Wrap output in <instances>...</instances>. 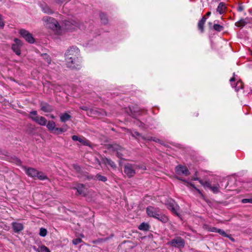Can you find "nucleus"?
<instances>
[{
  "label": "nucleus",
  "instance_id": "obj_1",
  "mask_svg": "<svg viewBox=\"0 0 252 252\" xmlns=\"http://www.w3.org/2000/svg\"><path fill=\"white\" fill-rule=\"evenodd\" d=\"M79 50L76 47H72L65 54L66 65L72 69H79L81 66V59L79 57Z\"/></svg>",
  "mask_w": 252,
  "mask_h": 252
},
{
  "label": "nucleus",
  "instance_id": "obj_2",
  "mask_svg": "<svg viewBox=\"0 0 252 252\" xmlns=\"http://www.w3.org/2000/svg\"><path fill=\"white\" fill-rule=\"evenodd\" d=\"M146 213L149 217L154 218L162 223L169 221L168 217L161 213L158 208L149 206L146 208Z\"/></svg>",
  "mask_w": 252,
  "mask_h": 252
},
{
  "label": "nucleus",
  "instance_id": "obj_3",
  "mask_svg": "<svg viewBox=\"0 0 252 252\" xmlns=\"http://www.w3.org/2000/svg\"><path fill=\"white\" fill-rule=\"evenodd\" d=\"M26 174L34 180L38 179L43 181L48 179V178L42 172L39 171L32 167H24Z\"/></svg>",
  "mask_w": 252,
  "mask_h": 252
},
{
  "label": "nucleus",
  "instance_id": "obj_4",
  "mask_svg": "<svg viewBox=\"0 0 252 252\" xmlns=\"http://www.w3.org/2000/svg\"><path fill=\"white\" fill-rule=\"evenodd\" d=\"M42 20L45 23L46 27L48 28L55 30L60 28L59 24L54 18L45 16L43 18Z\"/></svg>",
  "mask_w": 252,
  "mask_h": 252
},
{
  "label": "nucleus",
  "instance_id": "obj_5",
  "mask_svg": "<svg viewBox=\"0 0 252 252\" xmlns=\"http://www.w3.org/2000/svg\"><path fill=\"white\" fill-rule=\"evenodd\" d=\"M28 117L40 126H45L47 124V120L43 116H38L37 112L35 110L31 111Z\"/></svg>",
  "mask_w": 252,
  "mask_h": 252
},
{
  "label": "nucleus",
  "instance_id": "obj_6",
  "mask_svg": "<svg viewBox=\"0 0 252 252\" xmlns=\"http://www.w3.org/2000/svg\"><path fill=\"white\" fill-rule=\"evenodd\" d=\"M168 244L174 247L182 249L185 246V241L182 237L178 236L169 241Z\"/></svg>",
  "mask_w": 252,
  "mask_h": 252
},
{
  "label": "nucleus",
  "instance_id": "obj_7",
  "mask_svg": "<svg viewBox=\"0 0 252 252\" xmlns=\"http://www.w3.org/2000/svg\"><path fill=\"white\" fill-rule=\"evenodd\" d=\"M108 149L115 152L116 153V156L118 158L121 159L123 158V154L122 152L124 150V149L120 145L116 143L109 144L108 145Z\"/></svg>",
  "mask_w": 252,
  "mask_h": 252
},
{
  "label": "nucleus",
  "instance_id": "obj_8",
  "mask_svg": "<svg viewBox=\"0 0 252 252\" xmlns=\"http://www.w3.org/2000/svg\"><path fill=\"white\" fill-rule=\"evenodd\" d=\"M135 165L127 163L124 166V173L128 178H130L135 174Z\"/></svg>",
  "mask_w": 252,
  "mask_h": 252
},
{
  "label": "nucleus",
  "instance_id": "obj_9",
  "mask_svg": "<svg viewBox=\"0 0 252 252\" xmlns=\"http://www.w3.org/2000/svg\"><path fill=\"white\" fill-rule=\"evenodd\" d=\"M19 33L29 43H33L34 42V38L28 31L25 29H21L19 31Z\"/></svg>",
  "mask_w": 252,
  "mask_h": 252
},
{
  "label": "nucleus",
  "instance_id": "obj_10",
  "mask_svg": "<svg viewBox=\"0 0 252 252\" xmlns=\"http://www.w3.org/2000/svg\"><path fill=\"white\" fill-rule=\"evenodd\" d=\"M175 172L177 175L188 176L189 175L190 172L188 168L185 166L178 165L175 167Z\"/></svg>",
  "mask_w": 252,
  "mask_h": 252
},
{
  "label": "nucleus",
  "instance_id": "obj_11",
  "mask_svg": "<svg viewBox=\"0 0 252 252\" xmlns=\"http://www.w3.org/2000/svg\"><path fill=\"white\" fill-rule=\"evenodd\" d=\"M73 189H75L77 190V192L76 193V195H82L83 196H85L86 195V193L85 192V186L83 184H77L76 187H74L72 188Z\"/></svg>",
  "mask_w": 252,
  "mask_h": 252
},
{
  "label": "nucleus",
  "instance_id": "obj_12",
  "mask_svg": "<svg viewBox=\"0 0 252 252\" xmlns=\"http://www.w3.org/2000/svg\"><path fill=\"white\" fill-rule=\"evenodd\" d=\"M40 110L44 112H51L53 111L54 108L47 102L41 101L39 103Z\"/></svg>",
  "mask_w": 252,
  "mask_h": 252
},
{
  "label": "nucleus",
  "instance_id": "obj_13",
  "mask_svg": "<svg viewBox=\"0 0 252 252\" xmlns=\"http://www.w3.org/2000/svg\"><path fill=\"white\" fill-rule=\"evenodd\" d=\"M11 226L13 231L16 233H19L24 228L23 223L17 222H12L11 223Z\"/></svg>",
  "mask_w": 252,
  "mask_h": 252
},
{
  "label": "nucleus",
  "instance_id": "obj_14",
  "mask_svg": "<svg viewBox=\"0 0 252 252\" xmlns=\"http://www.w3.org/2000/svg\"><path fill=\"white\" fill-rule=\"evenodd\" d=\"M72 139L74 141H79L80 143L83 145H88V141L84 137H78L74 135L71 137Z\"/></svg>",
  "mask_w": 252,
  "mask_h": 252
},
{
  "label": "nucleus",
  "instance_id": "obj_15",
  "mask_svg": "<svg viewBox=\"0 0 252 252\" xmlns=\"http://www.w3.org/2000/svg\"><path fill=\"white\" fill-rule=\"evenodd\" d=\"M206 17H205V16H204L198 22L197 28L198 30L201 33L204 32V24L206 22Z\"/></svg>",
  "mask_w": 252,
  "mask_h": 252
},
{
  "label": "nucleus",
  "instance_id": "obj_16",
  "mask_svg": "<svg viewBox=\"0 0 252 252\" xmlns=\"http://www.w3.org/2000/svg\"><path fill=\"white\" fill-rule=\"evenodd\" d=\"M102 161L103 163H104L106 165H108L113 169H115L117 167L115 163L110 158L105 157L102 159Z\"/></svg>",
  "mask_w": 252,
  "mask_h": 252
},
{
  "label": "nucleus",
  "instance_id": "obj_17",
  "mask_svg": "<svg viewBox=\"0 0 252 252\" xmlns=\"http://www.w3.org/2000/svg\"><path fill=\"white\" fill-rule=\"evenodd\" d=\"M225 8L226 7L225 4L223 2H221L219 4L217 8V12L219 13L220 14H222L225 12Z\"/></svg>",
  "mask_w": 252,
  "mask_h": 252
},
{
  "label": "nucleus",
  "instance_id": "obj_18",
  "mask_svg": "<svg viewBox=\"0 0 252 252\" xmlns=\"http://www.w3.org/2000/svg\"><path fill=\"white\" fill-rule=\"evenodd\" d=\"M138 229L142 231H147L150 228V225L148 223L142 222L138 226Z\"/></svg>",
  "mask_w": 252,
  "mask_h": 252
},
{
  "label": "nucleus",
  "instance_id": "obj_19",
  "mask_svg": "<svg viewBox=\"0 0 252 252\" xmlns=\"http://www.w3.org/2000/svg\"><path fill=\"white\" fill-rule=\"evenodd\" d=\"M46 125L48 130L51 132H52V131L56 128V124L53 121H49L48 123Z\"/></svg>",
  "mask_w": 252,
  "mask_h": 252
},
{
  "label": "nucleus",
  "instance_id": "obj_20",
  "mask_svg": "<svg viewBox=\"0 0 252 252\" xmlns=\"http://www.w3.org/2000/svg\"><path fill=\"white\" fill-rule=\"evenodd\" d=\"M42 10L44 13L48 14H52L54 13L53 10L51 9V8L46 4H45V5H42Z\"/></svg>",
  "mask_w": 252,
  "mask_h": 252
},
{
  "label": "nucleus",
  "instance_id": "obj_21",
  "mask_svg": "<svg viewBox=\"0 0 252 252\" xmlns=\"http://www.w3.org/2000/svg\"><path fill=\"white\" fill-rule=\"evenodd\" d=\"M21 47V46H20L13 44L12 45L11 48H12V50H13V51L14 52H15V53L17 55L19 56L21 54V49H20Z\"/></svg>",
  "mask_w": 252,
  "mask_h": 252
},
{
  "label": "nucleus",
  "instance_id": "obj_22",
  "mask_svg": "<svg viewBox=\"0 0 252 252\" xmlns=\"http://www.w3.org/2000/svg\"><path fill=\"white\" fill-rule=\"evenodd\" d=\"M71 116L70 115L65 113L61 116L60 120L62 122L64 123L68 121L71 118Z\"/></svg>",
  "mask_w": 252,
  "mask_h": 252
},
{
  "label": "nucleus",
  "instance_id": "obj_23",
  "mask_svg": "<svg viewBox=\"0 0 252 252\" xmlns=\"http://www.w3.org/2000/svg\"><path fill=\"white\" fill-rule=\"evenodd\" d=\"M218 233L221 236L224 237L229 238L231 241H234V239L231 236V235L227 234L223 230L219 229Z\"/></svg>",
  "mask_w": 252,
  "mask_h": 252
},
{
  "label": "nucleus",
  "instance_id": "obj_24",
  "mask_svg": "<svg viewBox=\"0 0 252 252\" xmlns=\"http://www.w3.org/2000/svg\"><path fill=\"white\" fill-rule=\"evenodd\" d=\"M66 131V129L63 128H58L56 127L55 129L52 131V133L56 134V135H59L63 132H64Z\"/></svg>",
  "mask_w": 252,
  "mask_h": 252
},
{
  "label": "nucleus",
  "instance_id": "obj_25",
  "mask_svg": "<svg viewBox=\"0 0 252 252\" xmlns=\"http://www.w3.org/2000/svg\"><path fill=\"white\" fill-rule=\"evenodd\" d=\"M99 16L102 23H103L104 25L107 24L108 23V18L104 13H100Z\"/></svg>",
  "mask_w": 252,
  "mask_h": 252
},
{
  "label": "nucleus",
  "instance_id": "obj_26",
  "mask_svg": "<svg viewBox=\"0 0 252 252\" xmlns=\"http://www.w3.org/2000/svg\"><path fill=\"white\" fill-rule=\"evenodd\" d=\"M213 29L215 31L218 32H222L224 29V27L223 26L217 24H214Z\"/></svg>",
  "mask_w": 252,
  "mask_h": 252
},
{
  "label": "nucleus",
  "instance_id": "obj_27",
  "mask_svg": "<svg viewBox=\"0 0 252 252\" xmlns=\"http://www.w3.org/2000/svg\"><path fill=\"white\" fill-rule=\"evenodd\" d=\"M243 87H244V84L242 82V81L241 80L238 81L236 82L235 86H234L236 91H238L240 89H243Z\"/></svg>",
  "mask_w": 252,
  "mask_h": 252
},
{
  "label": "nucleus",
  "instance_id": "obj_28",
  "mask_svg": "<svg viewBox=\"0 0 252 252\" xmlns=\"http://www.w3.org/2000/svg\"><path fill=\"white\" fill-rule=\"evenodd\" d=\"M199 183L205 188H208L210 189L211 188V183L209 181H204L203 180H201L199 181Z\"/></svg>",
  "mask_w": 252,
  "mask_h": 252
},
{
  "label": "nucleus",
  "instance_id": "obj_29",
  "mask_svg": "<svg viewBox=\"0 0 252 252\" xmlns=\"http://www.w3.org/2000/svg\"><path fill=\"white\" fill-rule=\"evenodd\" d=\"M35 250L37 252H50V250L44 245H42Z\"/></svg>",
  "mask_w": 252,
  "mask_h": 252
},
{
  "label": "nucleus",
  "instance_id": "obj_30",
  "mask_svg": "<svg viewBox=\"0 0 252 252\" xmlns=\"http://www.w3.org/2000/svg\"><path fill=\"white\" fill-rule=\"evenodd\" d=\"M247 23L243 19H240L239 21L235 23V25L236 26L238 27H244Z\"/></svg>",
  "mask_w": 252,
  "mask_h": 252
},
{
  "label": "nucleus",
  "instance_id": "obj_31",
  "mask_svg": "<svg viewBox=\"0 0 252 252\" xmlns=\"http://www.w3.org/2000/svg\"><path fill=\"white\" fill-rule=\"evenodd\" d=\"M96 179L98 180L99 181H102V182H106L107 180V178L105 176L101 175L99 174H97L96 175V176H95V180Z\"/></svg>",
  "mask_w": 252,
  "mask_h": 252
},
{
  "label": "nucleus",
  "instance_id": "obj_32",
  "mask_svg": "<svg viewBox=\"0 0 252 252\" xmlns=\"http://www.w3.org/2000/svg\"><path fill=\"white\" fill-rule=\"evenodd\" d=\"M179 208V206L177 204L176 205V206L175 207H174L173 208V209H171V210H170L172 212V213H173L174 214H175L176 216L180 217V214L178 212V210Z\"/></svg>",
  "mask_w": 252,
  "mask_h": 252
},
{
  "label": "nucleus",
  "instance_id": "obj_33",
  "mask_svg": "<svg viewBox=\"0 0 252 252\" xmlns=\"http://www.w3.org/2000/svg\"><path fill=\"white\" fill-rule=\"evenodd\" d=\"M83 175L88 180H95V176H94L92 175H90L88 172H86L84 173Z\"/></svg>",
  "mask_w": 252,
  "mask_h": 252
},
{
  "label": "nucleus",
  "instance_id": "obj_34",
  "mask_svg": "<svg viewBox=\"0 0 252 252\" xmlns=\"http://www.w3.org/2000/svg\"><path fill=\"white\" fill-rule=\"evenodd\" d=\"M73 167L76 170V171L77 172L79 173H82V168L78 164H73Z\"/></svg>",
  "mask_w": 252,
  "mask_h": 252
},
{
  "label": "nucleus",
  "instance_id": "obj_35",
  "mask_svg": "<svg viewBox=\"0 0 252 252\" xmlns=\"http://www.w3.org/2000/svg\"><path fill=\"white\" fill-rule=\"evenodd\" d=\"M131 136L136 139H138V137H141L142 138V136H143V135H142L141 133L136 131L131 133Z\"/></svg>",
  "mask_w": 252,
  "mask_h": 252
},
{
  "label": "nucleus",
  "instance_id": "obj_36",
  "mask_svg": "<svg viewBox=\"0 0 252 252\" xmlns=\"http://www.w3.org/2000/svg\"><path fill=\"white\" fill-rule=\"evenodd\" d=\"M219 185H215L214 186H211V188L210 189H211L214 193H218L219 191Z\"/></svg>",
  "mask_w": 252,
  "mask_h": 252
},
{
  "label": "nucleus",
  "instance_id": "obj_37",
  "mask_svg": "<svg viewBox=\"0 0 252 252\" xmlns=\"http://www.w3.org/2000/svg\"><path fill=\"white\" fill-rule=\"evenodd\" d=\"M47 231L45 228H41L40 229L39 235L41 236L45 237L47 235Z\"/></svg>",
  "mask_w": 252,
  "mask_h": 252
},
{
  "label": "nucleus",
  "instance_id": "obj_38",
  "mask_svg": "<svg viewBox=\"0 0 252 252\" xmlns=\"http://www.w3.org/2000/svg\"><path fill=\"white\" fill-rule=\"evenodd\" d=\"M176 205L177 204H175V203L173 201H170L169 203L167 204V207L170 210L171 209H173V208L175 207Z\"/></svg>",
  "mask_w": 252,
  "mask_h": 252
},
{
  "label": "nucleus",
  "instance_id": "obj_39",
  "mask_svg": "<svg viewBox=\"0 0 252 252\" xmlns=\"http://www.w3.org/2000/svg\"><path fill=\"white\" fill-rule=\"evenodd\" d=\"M82 241H83L81 238H77L74 239L72 240V243L74 245H78V244L81 243V242H82Z\"/></svg>",
  "mask_w": 252,
  "mask_h": 252
},
{
  "label": "nucleus",
  "instance_id": "obj_40",
  "mask_svg": "<svg viewBox=\"0 0 252 252\" xmlns=\"http://www.w3.org/2000/svg\"><path fill=\"white\" fill-rule=\"evenodd\" d=\"M12 162L15 163L16 164L19 165L21 163V161L18 158L14 157L12 158Z\"/></svg>",
  "mask_w": 252,
  "mask_h": 252
},
{
  "label": "nucleus",
  "instance_id": "obj_41",
  "mask_svg": "<svg viewBox=\"0 0 252 252\" xmlns=\"http://www.w3.org/2000/svg\"><path fill=\"white\" fill-rule=\"evenodd\" d=\"M152 141H154L155 142H157V143H159L160 144H161L162 145H164V142H163V141H162L160 139H158V138H156L155 137H153Z\"/></svg>",
  "mask_w": 252,
  "mask_h": 252
},
{
  "label": "nucleus",
  "instance_id": "obj_42",
  "mask_svg": "<svg viewBox=\"0 0 252 252\" xmlns=\"http://www.w3.org/2000/svg\"><path fill=\"white\" fill-rule=\"evenodd\" d=\"M152 141H154L155 142H157V143H159L160 144H161L162 145H164V142H163V141H162L160 139H158V138H156L155 137H153Z\"/></svg>",
  "mask_w": 252,
  "mask_h": 252
},
{
  "label": "nucleus",
  "instance_id": "obj_43",
  "mask_svg": "<svg viewBox=\"0 0 252 252\" xmlns=\"http://www.w3.org/2000/svg\"><path fill=\"white\" fill-rule=\"evenodd\" d=\"M14 41L15 42V43H14V44L17 45H19L20 46H22V42L20 39H19L17 38H15L14 39Z\"/></svg>",
  "mask_w": 252,
  "mask_h": 252
},
{
  "label": "nucleus",
  "instance_id": "obj_44",
  "mask_svg": "<svg viewBox=\"0 0 252 252\" xmlns=\"http://www.w3.org/2000/svg\"><path fill=\"white\" fill-rule=\"evenodd\" d=\"M153 137L150 136H142V139L144 140H147V141H152L153 140Z\"/></svg>",
  "mask_w": 252,
  "mask_h": 252
},
{
  "label": "nucleus",
  "instance_id": "obj_45",
  "mask_svg": "<svg viewBox=\"0 0 252 252\" xmlns=\"http://www.w3.org/2000/svg\"><path fill=\"white\" fill-rule=\"evenodd\" d=\"M219 230V228H217L215 227H211L210 228V231L211 232H213L218 233Z\"/></svg>",
  "mask_w": 252,
  "mask_h": 252
},
{
  "label": "nucleus",
  "instance_id": "obj_46",
  "mask_svg": "<svg viewBox=\"0 0 252 252\" xmlns=\"http://www.w3.org/2000/svg\"><path fill=\"white\" fill-rule=\"evenodd\" d=\"M4 26V24L2 19V16L0 14V28H3Z\"/></svg>",
  "mask_w": 252,
  "mask_h": 252
},
{
  "label": "nucleus",
  "instance_id": "obj_47",
  "mask_svg": "<svg viewBox=\"0 0 252 252\" xmlns=\"http://www.w3.org/2000/svg\"><path fill=\"white\" fill-rule=\"evenodd\" d=\"M242 202L243 203H251V198H250V199H248V198L243 199L242 200Z\"/></svg>",
  "mask_w": 252,
  "mask_h": 252
},
{
  "label": "nucleus",
  "instance_id": "obj_48",
  "mask_svg": "<svg viewBox=\"0 0 252 252\" xmlns=\"http://www.w3.org/2000/svg\"><path fill=\"white\" fill-rule=\"evenodd\" d=\"M244 9V7L243 5H239L238 6V7H237V10L239 11V12H242Z\"/></svg>",
  "mask_w": 252,
  "mask_h": 252
},
{
  "label": "nucleus",
  "instance_id": "obj_49",
  "mask_svg": "<svg viewBox=\"0 0 252 252\" xmlns=\"http://www.w3.org/2000/svg\"><path fill=\"white\" fill-rule=\"evenodd\" d=\"M194 189L200 194V195L203 197H204V195L203 194H202V193L201 192V191H200V189H198L197 188H196V187H194Z\"/></svg>",
  "mask_w": 252,
  "mask_h": 252
},
{
  "label": "nucleus",
  "instance_id": "obj_50",
  "mask_svg": "<svg viewBox=\"0 0 252 252\" xmlns=\"http://www.w3.org/2000/svg\"><path fill=\"white\" fill-rule=\"evenodd\" d=\"M235 81V78L234 76H233V77H232L230 79V82L231 83V86H233V82H234Z\"/></svg>",
  "mask_w": 252,
  "mask_h": 252
},
{
  "label": "nucleus",
  "instance_id": "obj_51",
  "mask_svg": "<svg viewBox=\"0 0 252 252\" xmlns=\"http://www.w3.org/2000/svg\"><path fill=\"white\" fill-rule=\"evenodd\" d=\"M199 115V113L197 111H194L192 113V116L193 117H198Z\"/></svg>",
  "mask_w": 252,
  "mask_h": 252
},
{
  "label": "nucleus",
  "instance_id": "obj_52",
  "mask_svg": "<svg viewBox=\"0 0 252 252\" xmlns=\"http://www.w3.org/2000/svg\"><path fill=\"white\" fill-rule=\"evenodd\" d=\"M192 180L194 181H198L199 182V181L201 180L198 177H192Z\"/></svg>",
  "mask_w": 252,
  "mask_h": 252
},
{
  "label": "nucleus",
  "instance_id": "obj_53",
  "mask_svg": "<svg viewBox=\"0 0 252 252\" xmlns=\"http://www.w3.org/2000/svg\"><path fill=\"white\" fill-rule=\"evenodd\" d=\"M187 183L188 184L187 186H190L191 187H192L194 189V187H195V186L194 185V184H192V183H189V182H187Z\"/></svg>",
  "mask_w": 252,
  "mask_h": 252
},
{
  "label": "nucleus",
  "instance_id": "obj_54",
  "mask_svg": "<svg viewBox=\"0 0 252 252\" xmlns=\"http://www.w3.org/2000/svg\"><path fill=\"white\" fill-rule=\"evenodd\" d=\"M211 12L210 11H208V12H207L206 13L205 15V17H209V16H210L211 15Z\"/></svg>",
  "mask_w": 252,
  "mask_h": 252
},
{
  "label": "nucleus",
  "instance_id": "obj_55",
  "mask_svg": "<svg viewBox=\"0 0 252 252\" xmlns=\"http://www.w3.org/2000/svg\"><path fill=\"white\" fill-rule=\"evenodd\" d=\"M45 56L47 57V62H48V63H50L51 61H50V58H49V56H47V54H45Z\"/></svg>",
  "mask_w": 252,
  "mask_h": 252
},
{
  "label": "nucleus",
  "instance_id": "obj_56",
  "mask_svg": "<svg viewBox=\"0 0 252 252\" xmlns=\"http://www.w3.org/2000/svg\"><path fill=\"white\" fill-rule=\"evenodd\" d=\"M55 1L57 3H62V2H63V0H55Z\"/></svg>",
  "mask_w": 252,
  "mask_h": 252
},
{
  "label": "nucleus",
  "instance_id": "obj_57",
  "mask_svg": "<svg viewBox=\"0 0 252 252\" xmlns=\"http://www.w3.org/2000/svg\"><path fill=\"white\" fill-rule=\"evenodd\" d=\"M100 113H101V116L106 115V112L104 111H102V112Z\"/></svg>",
  "mask_w": 252,
  "mask_h": 252
},
{
  "label": "nucleus",
  "instance_id": "obj_58",
  "mask_svg": "<svg viewBox=\"0 0 252 252\" xmlns=\"http://www.w3.org/2000/svg\"><path fill=\"white\" fill-rule=\"evenodd\" d=\"M177 179H178V180H181V181H183V182H186V183H187V182L185 180H184V179H182V178H181L177 177Z\"/></svg>",
  "mask_w": 252,
  "mask_h": 252
},
{
  "label": "nucleus",
  "instance_id": "obj_59",
  "mask_svg": "<svg viewBox=\"0 0 252 252\" xmlns=\"http://www.w3.org/2000/svg\"><path fill=\"white\" fill-rule=\"evenodd\" d=\"M177 179H178V180H181V181H183V182H186V183H187V182L185 180H184V179H182V178H181L177 177Z\"/></svg>",
  "mask_w": 252,
  "mask_h": 252
},
{
  "label": "nucleus",
  "instance_id": "obj_60",
  "mask_svg": "<svg viewBox=\"0 0 252 252\" xmlns=\"http://www.w3.org/2000/svg\"><path fill=\"white\" fill-rule=\"evenodd\" d=\"M103 240V239H99L96 241H94V243H95L96 242H101Z\"/></svg>",
  "mask_w": 252,
  "mask_h": 252
},
{
  "label": "nucleus",
  "instance_id": "obj_61",
  "mask_svg": "<svg viewBox=\"0 0 252 252\" xmlns=\"http://www.w3.org/2000/svg\"><path fill=\"white\" fill-rule=\"evenodd\" d=\"M86 108H87V107H82V108H81V109H82V110H87V109H86Z\"/></svg>",
  "mask_w": 252,
  "mask_h": 252
},
{
  "label": "nucleus",
  "instance_id": "obj_62",
  "mask_svg": "<svg viewBox=\"0 0 252 252\" xmlns=\"http://www.w3.org/2000/svg\"><path fill=\"white\" fill-rule=\"evenodd\" d=\"M51 118H52V119H54L55 118V116L53 115H51Z\"/></svg>",
  "mask_w": 252,
  "mask_h": 252
},
{
  "label": "nucleus",
  "instance_id": "obj_63",
  "mask_svg": "<svg viewBox=\"0 0 252 252\" xmlns=\"http://www.w3.org/2000/svg\"><path fill=\"white\" fill-rule=\"evenodd\" d=\"M208 24H209L210 26H211V25H212V23H211V22H209V23H208Z\"/></svg>",
  "mask_w": 252,
  "mask_h": 252
},
{
  "label": "nucleus",
  "instance_id": "obj_64",
  "mask_svg": "<svg viewBox=\"0 0 252 252\" xmlns=\"http://www.w3.org/2000/svg\"><path fill=\"white\" fill-rule=\"evenodd\" d=\"M251 203H252V198H251Z\"/></svg>",
  "mask_w": 252,
  "mask_h": 252
}]
</instances>
